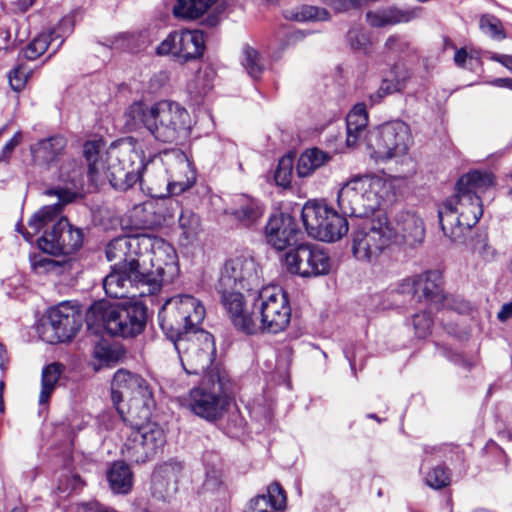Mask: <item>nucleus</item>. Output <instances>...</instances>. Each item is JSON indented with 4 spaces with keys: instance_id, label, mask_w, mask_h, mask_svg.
<instances>
[{
    "instance_id": "nucleus-49",
    "label": "nucleus",
    "mask_w": 512,
    "mask_h": 512,
    "mask_svg": "<svg viewBox=\"0 0 512 512\" xmlns=\"http://www.w3.org/2000/svg\"><path fill=\"white\" fill-rule=\"evenodd\" d=\"M211 73L205 72L204 74L198 73L195 77V80L188 85V90L190 93H194L195 97L201 99L204 97L212 88V85L209 80Z\"/></svg>"
},
{
    "instance_id": "nucleus-52",
    "label": "nucleus",
    "mask_w": 512,
    "mask_h": 512,
    "mask_svg": "<svg viewBox=\"0 0 512 512\" xmlns=\"http://www.w3.org/2000/svg\"><path fill=\"white\" fill-rule=\"evenodd\" d=\"M94 355L100 361L110 364L116 362L120 357V352L107 345H98L95 348Z\"/></svg>"
},
{
    "instance_id": "nucleus-40",
    "label": "nucleus",
    "mask_w": 512,
    "mask_h": 512,
    "mask_svg": "<svg viewBox=\"0 0 512 512\" xmlns=\"http://www.w3.org/2000/svg\"><path fill=\"white\" fill-rule=\"evenodd\" d=\"M285 16L298 22L327 21L330 19V13L327 9L313 5L298 6L287 11Z\"/></svg>"
},
{
    "instance_id": "nucleus-25",
    "label": "nucleus",
    "mask_w": 512,
    "mask_h": 512,
    "mask_svg": "<svg viewBox=\"0 0 512 512\" xmlns=\"http://www.w3.org/2000/svg\"><path fill=\"white\" fill-rule=\"evenodd\" d=\"M267 242L277 250H284L298 242L300 231L290 215H274L265 226Z\"/></svg>"
},
{
    "instance_id": "nucleus-34",
    "label": "nucleus",
    "mask_w": 512,
    "mask_h": 512,
    "mask_svg": "<svg viewBox=\"0 0 512 512\" xmlns=\"http://www.w3.org/2000/svg\"><path fill=\"white\" fill-rule=\"evenodd\" d=\"M411 73L404 65L396 64L385 76L374 95H371L372 102H378L383 97L401 92L405 89Z\"/></svg>"
},
{
    "instance_id": "nucleus-43",
    "label": "nucleus",
    "mask_w": 512,
    "mask_h": 512,
    "mask_svg": "<svg viewBox=\"0 0 512 512\" xmlns=\"http://www.w3.org/2000/svg\"><path fill=\"white\" fill-rule=\"evenodd\" d=\"M479 28L482 33L494 40H503L506 38L501 20L492 14L481 15Z\"/></svg>"
},
{
    "instance_id": "nucleus-46",
    "label": "nucleus",
    "mask_w": 512,
    "mask_h": 512,
    "mask_svg": "<svg viewBox=\"0 0 512 512\" xmlns=\"http://www.w3.org/2000/svg\"><path fill=\"white\" fill-rule=\"evenodd\" d=\"M30 263L33 271L39 275L56 272L60 268L57 261L42 254L31 256Z\"/></svg>"
},
{
    "instance_id": "nucleus-39",
    "label": "nucleus",
    "mask_w": 512,
    "mask_h": 512,
    "mask_svg": "<svg viewBox=\"0 0 512 512\" xmlns=\"http://www.w3.org/2000/svg\"><path fill=\"white\" fill-rule=\"evenodd\" d=\"M62 370L61 365L52 363L44 367L41 375V391L39 395V404L46 405L59 381Z\"/></svg>"
},
{
    "instance_id": "nucleus-9",
    "label": "nucleus",
    "mask_w": 512,
    "mask_h": 512,
    "mask_svg": "<svg viewBox=\"0 0 512 512\" xmlns=\"http://www.w3.org/2000/svg\"><path fill=\"white\" fill-rule=\"evenodd\" d=\"M165 275L156 273L155 268H136L132 273L130 267L113 266L111 272L103 279V288L111 298L145 297L158 293L164 283H171Z\"/></svg>"
},
{
    "instance_id": "nucleus-1",
    "label": "nucleus",
    "mask_w": 512,
    "mask_h": 512,
    "mask_svg": "<svg viewBox=\"0 0 512 512\" xmlns=\"http://www.w3.org/2000/svg\"><path fill=\"white\" fill-rule=\"evenodd\" d=\"M492 185L493 175L479 170L470 171L458 180L455 194L438 210L441 229L452 242L463 243L478 223L483 215L481 194Z\"/></svg>"
},
{
    "instance_id": "nucleus-62",
    "label": "nucleus",
    "mask_w": 512,
    "mask_h": 512,
    "mask_svg": "<svg viewBox=\"0 0 512 512\" xmlns=\"http://www.w3.org/2000/svg\"><path fill=\"white\" fill-rule=\"evenodd\" d=\"M5 383L3 380L0 381V412L4 411V400H3V392H4Z\"/></svg>"
},
{
    "instance_id": "nucleus-37",
    "label": "nucleus",
    "mask_w": 512,
    "mask_h": 512,
    "mask_svg": "<svg viewBox=\"0 0 512 512\" xmlns=\"http://www.w3.org/2000/svg\"><path fill=\"white\" fill-rule=\"evenodd\" d=\"M111 489L118 494H127L132 488V473L123 462H115L108 471Z\"/></svg>"
},
{
    "instance_id": "nucleus-18",
    "label": "nucleus",
    "mask_w": 512,
    "mask_h": 512,
    "mask_svg": "<svg viewBox=\"0 0 512 512\" xmlns=\"http://www.w3.org/2000/svg\"><path fill=\"white\" fill-rule=\"evenodd\" d=\"M58 216L52 221L53 225L50 231H45L42 237L37 240L38 247L45 253L51 255L64 254L69 255L76 252L83 244L84 234L82 229L75 228L68 222L67 218ZM43 226L37 234L45 227ZM31 231L22 232L26 241L32 242L33 236L36 235L33 229Z\"/></svg>"
},
{
    "instance_id": "nucleus-60",
    "label": "nucleus",
    "mask_w": 512,
    "mask_h": 512,
    "mask_svg": "<svg viewBox=\"0 0 512 512\" xmlns=\"http://www.w3.org/2000/svg\"><path fill=\"white\" fill-rule=\"evenodd\" d=\"M468 53L465 48L457 49L454 55V62L459 67H464Z\"/></svg>"
},
{
    "instance_id": "nucleus-5",
    "label": "nucleus",
    "mask_w": 512,
    "mask_h": 512,
    "mask_svg": "<svg viewBox=\"0 0 512 512\" xmlns=\"http://www.w3.org/2000/svg\"><path fill=\"white\" fill-rule=\"evenodd\" d=\"M394 196L389 180L376 175L357 176L347 181L338 192V206L342 214L370 218L383 202Z\"/></svg>"
},
{
    "instance_id": "nucleus-28",
    "label": "nucleus",
    "mask_w": 512,
    "mask_h": 512,
    "mask_svg": "<svg viewBox=\"0 0 512 512\" xmlns=\"http://www.w3.org/2000/svg\"><path fill=\"white\" fill-rule=\"evenodd\" d=\"M230 214L244 227H252L259 223L264 214L262 203L252 197L239 195L234 199V207Z\"/></svg>"
},
{
    "instance_id": "nucleus-30",
    "label": "nucleus",
    "mask_w": 512,
    "mask_h": 512,
    "mask_svg": "<svg viewBox=\"0 0 512 512\" xmlns=\"http://www.w3.org/2000/svg\"><path fill=\"white\" fill-rule=\"evenodd\" d=\"M181 469L180 464H164L153 474L152 486L154 494L163 499L169 500L178 490L177 472Z\"/></svg>"
},
{
    "instance_id": "nucleus-41",
    "label": "nucleus",
    "mask_w": 512,
    "mask_h": 512,
    "mask_svg": "<svg viewBox=\"0 0 512 512\" xmlns=\"http://www.w3.org/2000/svg\"><path fill=\"white\" fill-rule=\"evenodd\" d=\"M178 222L181 236L187 243L194 242L202 231L200 217L191 210H183Z\"/></svg>"
},
{
    "instance_id": "nucleus-2",
    "label": "nucleus",
    "mask_w": 512,
    "mask_h": 512,
    "mask_svg": "<svg viewBox=\"0 0 512 512\" xmlns=\"http://www.w3.org/2000/svg\"><path fill=\"white\" fill-rule=\"evenodd\" d=\"M109 261H118L114 266L135 269L151 267L156 273L174 279L179 272L176 251L161 238L150 235L121 236L111 240L106 247Z\"/></svg>"
},
{
    "instance_id": "nucleus-21",
    "label": "nucleus",
    "mask_w": 512,
    "mask_h": 512,
    "mask_svg": "<svg viewBox=\"0 0 512 512\" xmlns=\"http://www.w3.org/2000/svg\"><path fill=\"white\" fill-rule=\"evenodd\" d=\"M205 49L204 35L199 30L171 32L157 47L158 55L172 54L183 62L197 59Z\"/></svg>"
},
{
    "instance_id": "nucleus-35",
    "label": "nucleus",
    "mask_w": 512,
    "mask_h": 512,
    "mask_svg": "<svg viewBox=\"0 0 512 512\" xmlns=\"http://www.w3.org/2000/svg\"><path fill=\"white\" fill-rule=\"evenodd\" d=\"M367 124L368 115L366 106L364 103H358L346 117V144L348 147H355L359 143Z\"/></svg>"
},
{
    "instance_id": "nucleus-8",
    "label": "nucleus",
    "mask_w": 512,
    "mask_h": 512,
    "mask_svg": "<svg viewBox=\"0 0 512 512\" xmlns=\"http://www.w3.org/2000/svg\"><path fill=\"white\" fill-rule=\"evenodd\" d=\"M111 397L122 418L137 414L139 420H147L154 406L149 383L139 374L125 369H120L114 374Z\"/></svg>"
},
{
    "instance_id": "nucleus-29",
    "label": "nucleus",
    "mask_w": 512,
    "mask_h": 512,
    "mask_svg": "<svg viewBox=\"0 0 512 512\" xmlns=\"http://www.w3.org/2000/svg\"><path fill=\"white\" fill-rule=\"evenodd\" d=\"M421 8L401 9L395 6L369 11L366 14L367 22L376 28L400 23H408L418 17Z\"/></svg>"
},
{
    "instance_id": "nucleus-20",
    "label": "nucleus",
    "mask_w": 512,
    "mask_h": 512,
    "mask_svg": "<svg viewBox=\"0 0 512 512\" xmlns=\"http://www.w3.org/2000/svg\"><path fill=\"white\" fill-rule=\"evenodd\" d=\"M285 265L290 273L311 277L328 274L331 260L319 245L301 243L287 251Z\"/></svg>"
},
{
    "instance_id": "nucleus-48",
    "label": "nucleus",
    "mask_w": 512,
    "mask_h": 512,
    "mask_svg": "<svg viewBox=\"0 0 512 512\" xmlns=\"http://www.w3.org/2000/svg\"><path fill=\"white\" fill-rule=\"evenodd\" d=\"M202 489L205 492L210 493H216L223 489L221 472L217 467H206L205 480L203 482Z\"/></svg>"
},
{
    "instance_id": "nucleus-15",
    "label": "nucleus",
    "mask_w": 512,
    "mask_h": 512,
    "mask_svg": "<svg viewBox=\"0 0 512 512\" xmlns=\"http://www.w3.org/2000/svg\"><path fill=\"white\" fill-rule=\"evenodd\" d=\"M224 388V377L218 372L211 373L183 398V406L207 421H215L223 415L227 405Z\"/></svg>"
},
{
    "instance_id": "nucleus-57",
    "label": "nucleus",
    "mask_w": 512,
    "mask_h": 512,
    "mask_svg": "<svg viewBox=\"0 0 512 512\" xmlns=\"http://www.w3.org/2000/svg\"><path fill=\"white\" fill-rule=\"evenodd\" d=\"M490 59L500 63L512 72V55L492 53Z\"/></svg>"
},
{
    "instance_id": "nucleus-4",
    "label": "nucleus",
    "mask_w": 512,
    "mask_h": 512,
    "mask_svg": "<svg viewBox=\"0 0 512 512\" xmlns=\"http://www.w3.org/2000/svg\"><path fill=\"white\" fill-rule=\"evenodd\" d=\"M123 152L114 144L108 149L102 140L87 141L83 146V155L87 161V178L91 183H96L101 176L109 180L110 184L118 190L125 191L131 188L137 182L147 181L150 173V167L156 163L143 164L142 161L134 167L131 162L126 165L119 156Z\"/></svg>"
},
{
    "instance_id": "nucleus-23",
    "label": "nucleus",
    "mask_w": 512,
    "mask_h": 512,
    "mask_svg": "<svg viewBox=\"0 0 512 512\" xmlns=\"http://www.w3.org/2000/svg\"><path fill=\"white\" fill-rule=\"evenodd\" d=\"M387 226L390 234H392V245L405 244L409 247H415L424 240V223L416 213L410 211L399 212L392 219L388 218Z\"/></svg>"
},
{
    "instance_id": "nucleus-54",
    "label": "nucleus",
    "mask_w": 512,
    "mask_h": 512,
    "mask_svg": "<svg viewBox=\"0 0 512 512\" xmlns=\"http://www.w3.org/2000/svg\"><path fill=\"white\" fill-rule=\"evenodd\" d=\"M23 139V135L20 131L16 132L13 137L4 145L0 153L1 162H9L14 153L16 147H18Z\"/></svg>"
},
{
    "instance_id": "nucleus-64",
    "label": "nucleus",
    "mask_w": 512,
    "mask_h": 512,
    "mask_svg": "<svg viewBox=\"0 0 512 512\" xmlns=\"http://www.w3.org/2000/svg\"><path fill=\"white\" fill-rule=\"evenodd\" d=\"M11 512H26L24 508H21V507H16L14 509H12Z\"/></svg>"
},
{
    "instance_id": "nucleus-32",
    "label": "nucleus",
    "mask_w": 512,
    "mask_h": 512,
    "mask_svg": "<svg viewBox=\"0 0 512 512\" xmlns=\"http://www.w3.org/2000/svg\"><path fill=\"white\" fill-rule=\"evenodd\" d=\"M71 27L72 24L70 19H62L57 28L52 29L48 33H41L34 38L24 49V57L28 60H35L47 50L52 41L61 39L64 34H69L71 32Z\"/></svg>"
},
{
    "instance_id": "nucleus-61",
    "label": "nucleus",
    "mask_w": 512,
    "mask_h": 512,
    "mask_svg": "<svg viewBox=\"0 0 512 512\" xmlns=\"http://www.w3.org/2000/svg\"><path fill=\"white\" fill-rule=\"evenodd\" d=\"M489 84L495 87H502L512 90V78H495L490 81Z\"/></svg>"
},
{
    "instance_id": "nucleus-59",
    "label": "nucleus",
    "mask_w": 512,
    "mask_h": 512,
    "mask_svg": "<svg viewBox=\"0 0 512 512\" xmlns=\"http://www.w3.org/2000/svg\"><path fill=\"white\" fill-rule=\"evenodd\" d=\"M10 357L6 347L0 342V369L4 372L7 370Z\"/></svg>"
},
{
    "instance_id": "nucleus-14",
    "label": "nucleus",
    "mask_w": 512,
    "mask_h": 512,
    "mask_svg": "<svg viewBox=\"0 0 512 512\" xmlns=\"http://www.w3.org/2000/svg\"><path fill=\"white\" fill-rule=\"evenodd\" d=\"M367 150L376 160H388L407 153L412 142L410 127L403 121L385 123L367 132Z\"/></svg>"
},
{
    "instance_id": "nucleus-6",
    "label": "nucleus",
    "mask_w": 512,
    "mask_h": 512,
    "mask_svg": "<svg viewBox=\"0 0 512 512\" xmlns=\"http://www.w3.org/2000/svg\"><path fill=\"white\" fill-rule=\"evenodd\" d=\"M86 322L102 327L112 336L134 338L146 327L147 308L138 302L111 303L100 300L87 311Z\"/></svg>"
},
{
    "instance_id": "nucleus-42",
    "label": "nucleus",
    "mask_w": 512,
    "mask_h": 512,
    "mask_svg": "<svg viewBox=\"0 0 512 512\" xmlns=\"http://www.w3.org/2000/svg\"><path fill=\"white\" fill-rule=\"evenodd\" d=\"M241 64L247 74L253 79H258L264 71L263 59L259 52L247 44L242 49Z\"/></svg>"
},
{
    "instance_id": "nucleus-31",
    "label": "nucleus",
    "mask_w": 512,
    "mask_h": 512,
    "mask_svg": "<svg viewBox=\"0 0 512 512\" xmlns=\"http://www.w3.org/2000/svg\"><path fill=\"white\" fill-rule=\"evenodd\" d=\"M171 175L167 180V189L171 195H179L192 187L195 182L194 173L190 169V164L182 153H176V163L173 168L168 170Z\"/></svg>"
},
{
    "instance_id": "nucleus-36",
    "label": "nucleus",
    "mask_w": 512,
    "mask_h": 512,
    "mask_svg": "<svg viewBox=\"0 0 512 512\" xmlns=\"http://www.w3.org/2000/svg\"><path fill=\"white\" fill-rule=\"evenodd\" d=\"M331 160V155L320 150L319 148H311L301 153L297 166V175L301 178L310 176L317 169L324 166Z\"/></svg>"
},
{
    "instance_id": "nucleus-45",
    "label": "nucleus",
    "mask_w": 512,
    "mask_h": 512,
    "mask_svg": "<svg viewBox=\"0 0 512 512\" xmlns=\"http://www.w3.org/2000/svg\"><path fill=\"white\" fill-rule=\"evenodd\" d=\"M426 485L433 489H442L449 485L450 474L445 466L438 465L429 470L424 477Z\"/></svg>"
},
{
    "instance_id": "nucleus-33",
    "label": "nucleus",
    "mask_w": 512,
    "mask_h": 512,
    "mask_svg": "<svg viewBox=\"0 0 512 512\" xmlns=\"http://www.w3.org/2000/svg\"><path fill=\"white\" fill-rule=\"evenodd\" d=\"M286 495L279 483H271L267 494L256 496L250 501L246 512H276L285 508Z\"/></svg>"
},
{
    "instance_id": "nucleus-50",
    "label": "nucleus",
    "mask_w": 512,
    "mask_h": 512,
    "mask_svg": "<svg viewBox=\"0 0 512 512\" xmlns=\"http://www.w3.org/2000/svg\"><path fill=\"white\" fill-rule=\"evenodd\" d=\"M385 47L392 53L403 55L411 51L410 43L401 36L392 35L385 43Z\"/></svg>"
},
{
    "instance_id": "nucleus-16",
    "label": "nucleus",
    "mask_w": 512,
    "mask_h": 512,
    "mask_svg": "<svg viewBox=\"0 0 512 512\" xmlns=\"http://www.w3.org/2000/svg\"><path fill=\"white\" fill-rule=\"evenodd\" d=\"M184 370L188 374L207 375L217 372L220 374L218 367H212L216 348L213 336L206 332L200 331L198 335H192L183 339L171 340Z\"/></svg>"
},
{
    "instance_id": "nucleus-44",
    "label": "nucleus",
    "mask_w": 512,
    "mask_h": 512,
    "mask_svg": "<svg viewBox=\"0 0 512 512\" xmlns=\"http://www.w3.org/2000/svg\"><path fill=\"white\" fill-rule=\"evenodd\" d=\"M294 160L290 155L280 158L274 173V179L278 186L287 188L291 184Z\"/></svg>"
},
{
    "instance_id": "nucleus-38",
    "label": "nucleus",
    "mask_w": 512,
    "mask_h": 512,
    "mask_svg": "<svg viewBox=\"0 0 512 512\" xmlns=\"http://www.w3.org/2000/svg\"><path fill=\"white\" fill-rule=\"evenodd\" d=\"M217 0H177L173 14L177 18L194 20L201 17Z\"/></svg>"
},
{
    "instance_id": "nucleus-26",
    "label": "nucleus",
    "mask_w": 512,
    "mask_h": 512,
    "mask_svg": "<svg viewBox=\"0 0 512 512\" xmlns=\"http://www.w3.org/2000/svg\"><path fill=\"white\" fill-rule=\"evenodd\" d=\"M218 291L221 294L222 304L234 326L246 334H256L258 321L253 317V311L248 313L244 310L242 290L224 291V289H218Z\"/></svg>"
},
{
    "instance_id": "nucleus-51",
    "label": "nucleus",
    "mask_w": 512,
    "mask_h": 512,
    "mask_svg": "<svg viewBox=\"0 0 512 512\" xmlns=\"http://www.w3.org/2000/svg\"><path fill=\"white\" fill-rule=\"evenodd\" d=\"M28 79V72L25 67L18 66L9 74V83L14 91H21Z\"/></svg>"
},
{
    "instance_id": "nucleus-53",
    "label": "nucleus",
    "mask_w": 512,
    "mask_h": 512,
    "mask_svg": "<svg viewBox=\"0 0 512 512\" xmlns=\"http://www.w3.org/2000/svg\"><path fill=\"white\" fill-rule=\"evenodd\" d=\"M328 4L337 13H344L352 9H359L367 0H327Z\"/></svg>"
},
{
    "instance_id": "nucleus-47",
    "label": "nucleus",
    "mask_w": 512,
    "mask_h": 512,
    "mask_svg": "<svg viewBox=\"0 0 512 512\" xmlns=\"http://www.w3.org/2000/svg\"><path fill=\"white\" fill-rule=\"evenodd\" d=\"M413 327L415 334L418 338H426L431 333L433 320L431 312L422 311L416 313L412 318Z\"/></svg>"
},
{
    "instance_id": "nucleus-3",
    "label": "nucleus",
    "mask_w": 512,
    "mask_h": 512,
    "mask_svg": "<svg viewBox=\"0 0 512 512\" xmlns=\"http://www.w3.org/2000/svg\"><path fill=\"white\" fill-rule=\"evenodd\" d=\"M124 115L129 129L144 128L155 140L162 143L176 142L186 136L191 127L186 108L170 100L153 103L136 101L126 109Z\"/></svg>"
},
{
    "instance_id": "nucleus-56",
    "label": "nucleus",
    "mask_w": 512,
    "mask_h": 512,
    "mask_svg": "<svg viewBox=\"0 0 512 512\" xmlns=\"http://www.w3.org/2000/svg\"><path fill=\"white\" fill-rule=\"evenodd\" d=\"M347 38L351 48L354 50H360L364 48L367 43L366 36L356 29L350 30L347 34Z\"/></svg>"
},
{
    "instance_id": "nucleus-11",
    "label": "nucleus",
    "mask_w": 512,
    "mask_h": 512,
    "mask_svg": "<svg viewBox=\"0 0 512 512\" xmlns=\"http://www.w3.org/2000/svg\"><path fill=\"white\" fill-rule=\"evenodd\" d=\"M388 216L378 211L371 218L362 219L352 233V252L359 261H376L392 246V234L387 226Z\"/></svg>"
},
{
    "instance_id": "nucleus-63",
    "label": "nucleus",
    "mask_w": 512,
    "mask_h": 512,
    "mask_svg": "<svg viewBox=\"0 0 512 512\" xmlns=\"http://www.w3.org/2000/svg\"><path fill=\"white\" fill-rule=\"evenodd\" d=\"M444 45H445V48H452V49H455L454 44H453L449 39H445V40H444Z\"/></svg>"
},
{
    "instance_id": "nucleus-58",
    "label": "nucleus",
    "mask_w": 512,
    "mask_h": 512,
    "mask_svg": "<svg viewBox=\"0 0 512 512\" xmlns=\"http://www.w3.org/2000/svg\"><path fill=\"white\" fill-rule=\"evenodd\" d=\"M511 317H512V301L503 304L500 311L497 313V318L501 322H505Z\"/></svg>"
},
{
    "instance_id": "nucleus-17",
    "label": "nucleus",
    "mask_w": 512,
    "mask_h": 512,
    "mask_svg": "<svg viewBox=\"0 0 512 512\" xmlns=\"http://www.w3.org/2000/svg\"><path fill=\"white\" fill-rule=\"evenodd\" d=\"M253 317L258 321L257 332L278 333L290 322L291 309L286 294L277 287L261 290L253 304Z\"/></svg>"
},
{
    "instance_id": "nucleus-22",
    "label": "nucleus",
    "mask_w": 512,
    "mask_h": 512,
    "mask_svg": "<svg viewBox=\"0 0 512 512\" xmlns=\"http://www.w3.org/2000/svg\"><path fill=\"white\" fill-rule=\"evenodd\" d=\"M257 264L251 258L236 257L228 260L219 278L218 289L250 290L258 284Z\"/></svg>"
},
{
    "instance_id": "nucleus-19",
    "label": "nucleus",
    "mask_w": 512,
    "mask_h": 512,
    "mask_svg": "<svg viewBox=\"0 0 512 512\" xmlns=\"http://www.w3.org/2000/svg\"><path fill=\"white\" fill-rule=\"evenodd\" d=\"M82 324L80 307L70 301L61 302L49 310L43 338L51 344L70 341L80 331Z\"/></svg>"
},
{
    "instance_id": "nucleus-7",
    "label": "nucleus",
    "mask_w": 512,
    "mask_h": 512,
    "mask_svg": "<svg viewBox=\"0 0 512 512\" xmlns=\"http://www.w3.org/2000/svg\"><path fill=\"white\" fill-rule=\"evenodd\" d=\"M205 308L192 295L173 296L165 301L158 313L160 326L170 340L198 335L205 318Z\"/></svg>"
},
{
    "instance_id": "nucleus-10",
    "label": "nucleus",
    "mask_w": 512,
    "mask_h": 512,
    "mask_svg": "<svg viewBox=\"0 0 512 512\" xmlns=\"http://www.w3.org/2000/svg\"><path fill=\"white\" fill-rule=\"evenodd\" d=\"M58 180L64 187L50 189L47 193L55 195L58 202L47 205L37 211L28 221V227L37 233L43 226L55 220L60 215L65 204L72 202L82 190L84 173L82 164L75 158H65L58 169Z\"/></svg>"
},
{
    "instance_id": "nucleus-24",
    "label": "nucleus",
    "mask_w": 512,
    "mask_h": 512,
    "mask_svg": "<svg viewBox=\"0 0 512 512\" xmlns=\"http://www.w3.org/2000/svg\"><path fill=\"white\" fill-rule=\"evenodd\" d=\"M400 289L402 293H412L436 309L442 305L444 296L441 289V274L436 270L404 279Z\"/></svg>"
},
{
    "instance_id": "nucleus-12",
    "label": "nucleus",
    "mask_w": 512,
    "mask_h": 512,
    "mask_svg": "<svg viewBox=\"0 0 512 512\" xmlns=\"http://www.w3.org/2000/svg\"><path fill=\"white\" fill-rule=\"evenodd\" d=\"M139 416L123 417L132 426L130 434L121 449L123 457L132 463L140 464L152 460L166 444L164 429L155 422L140 423Z\"/></svg>"
},
{
    "instance_id": "nucleus-13",
    "label": "nucleus",
    "mask_w": 512,
    "mask_h": 512,
    "mask_svg": "<svg viewBox=\"0 0 512 512\" xmlns=\"http://www.w3.org/2000/svg\"><path fill=\"white\" fill-rule=\"evenodd\" d=\"M301 218L308 235L320 241H338L349 230L346 215L339 214L324 202L305 203L301 210Z\"/></svg>"
},
{
    "instance_id": "nucleus-55",
    "label": "nucleus",
    "mask_w": 512,
    "mask_h": 512,
    "mask_svg": "<svg viewBox=\"0 0 512 512\" xmlns=\"http://www.w3.org/2000/svg\"><path fill=\"white\" fill-rule=\"evenodd\" d=\"M474 251L480 254L484 260H492L495 257V250L490 247L486 238L479 239L474 244Z\"/></svg>"
},
{
    "instance_id": "nucleus-27",
    "label": "nucleus",
    "mask_w": 512,
    "mask_h": 512,
    "mask_svg": "<svg viewBox=\"0 0 512 512\" xmlns=\"http://www.w3.org/2000/svg\"><path fill=\"white\" fill-rule=\"evenodd\" d=\"M67 146V140L60 134L39 139L30 145L32 162L40 167L50 168L59 161Z\"/></svg>"
}]
</instances>
